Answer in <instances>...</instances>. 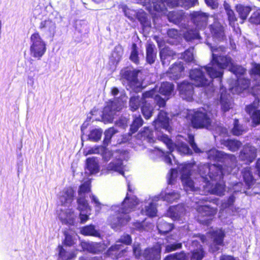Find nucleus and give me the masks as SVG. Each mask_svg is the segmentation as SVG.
<instances>
[{"label": "nucleus", "mask_w": 260, "mask_h": 260, "mask_svg": "<svg viewBox=\"0 0 260 260\" xmlns=\"http://www.w3.org/2000/svg\"><path fill=\"white\" fill-rule=\"evenodd\" d=\"M193 165L191 164H180L177 170L172 169L168 179L169 184H173L177 177L178 172L181 175V179L184 185V189L188 191H198L201 189L205 192H209L218 196H222L225 191V183L223 181V169L219 164H205L199 167L200 179L202 185L198 186L190 179V172Z\"/></svg>", "instance_id": "nucleus-1"}, {"label": "nucleus", "mask_w": 260, "mask_h": 260, "mask_svg": "<svg viewBox=\"0 0 260 260\" xmlns=\"http://www.w3.org/2000/svg\"><path fill=\"white\" fill-rule=\"evenodd\" d=\"M155 127V133L158 140L162 142L169 150L170 152L176 150L181 154H188L191 152L188 145L182 141L183 137L178 136L176 143H173L171 139L164 132H168L170 133L172 130L169 124V118L167 113L164 110H160L157 118L153 121ZM148 151L150 156L152 159H155L158 157H162L164 161L168 164H172V157L174 161L176 162L175 157L171 153H165L164 151L155 146L154 149L149 148Z\"/></svg>", "instance_id": "nucleus-2"}, {"label": "nucleus", "mask_w": 260, "mask_h": 260, "mask_svg": "<svg viewBox=\"0 0 260 260\" xmlns=\"http://www.w3.org/2000/svg\"><path fill=\"white\" fill-rule=\"evenodd\" d=\"M212 59L207 66L195 68L190 72L189 76L196 86L207 87L211 92L214 91L212 79L220 78L223 69L228 66L226 49L219 46L215 48L211 47Z\"/></svg>", "instance_id": "nucleus-3"}, {"label": "nucleus", "mask_w": 260, "mask_h": 260, "mask_svg": "<svg viewBox=\"0 0 260 260\" xmlns=\"http://www.w3.org/2000/svg\"><path fill=\"white\" fill-rule=\"evenodd\" d=\"M215 114L211 106H205L197 110H194L190 113L191 121L194 128H206L211 131H214L219 136L223 138L228 136L227 129L222 126L220 123L212 124L210 116Z\"/></svg>", "instance_id": "nucleus-4"}, {"label": "nucleus", "mask_w": 260, "mask_h": 260, "mask_svg": "<svg viewBox=\"0 0 260 260\" xmlns=\"http://www.w3.org/2000/svg\"><path fill=\"white\" fill-rule=\"evenodd\" d=\"M138 204V201L137 197L127 193L120 206H112L111 208L114 211V214L111 215L108 219V222L112 226L111 228L125 226L130 219L128 214L134 210Z\"/></svg>", "instance_id": "nucleus-5"}, {"label": "nucleus", "mask_w": 260, "mask_h": 260, "mask_svg": "<svg viewBox=\"0 0 260 260\" xmlns=\"http://www.w3.org/2000/svg\"><path fill=\"white\" fill-rule=\"evenodd\" d=\"M74 197V191L70 187L64 189L59 197L61 207L58 213V218L63 224L71 226L75 225L79 221V218L77 215L70 208Z\"/></svg>", "instance_id": "nucleus-6"}, {"label": "nucleus", "mask_w": 260, "mask_h": 260, "mask_svg": "<svg viewBox=\"0 0 260 260\" xmlns=\"http://www.w3.org/2000/svg\"><path fill=\"white\" fill-rule=\"evenodd\" d=\"M174 85L169 82H163L159 87L156 86L154 88L145 92L143 93L144 98H151L159 108L166 105V101L169 99L173 91Z\"/></svg>", "instance_id": "nucleus-7"}, {"label": "nucleus", "mask_w": 260, "mask_h": 260, "mask_svg": "<svg viewBox=\"0 0 260 260\" xmlns=\"http://www.w3.org/2000/svg\"><path fill=\"white\" fill-rule=\"evenodd\" d=\"M180 196V193L177 191H171L169 187H167L165 190L162 191L159 195L154 197L152 202L149 203L148 205H145V209H142L141 213L149 217H154L156 216L157 211L155 202L161 200L162 201L172 203L179 199Z\"/></svg>", "instance_id": "nucleus-8"}, {"label": "nucleus", "mask_w": 260, "mask_h": 260, "mask_svg": "<svg viewBox=\"0 0 260 260\" xmlns=\"http://www.w3.org/2000/svg\"><path fill=\"white\" fill-rule=\"evenodd\" d=\"M198 201L196 203L198 204L196 207L198 215L196 217L197 220L200 223L208 226L211 222L214 215L216 213V210L207 204L208 201L207 197H197Z\"/></svg>", "instance_id": "nucleus-9"}, {"label": "nucleus", "mask_w": 260, "mask_h": 260, "mask_svg": "<svg viewBox=\"0 0 260 260\" xmlns=\"http://www.w3.org/2000/svg\"><path fill=\"white\" fill-rule=\"evenodd\" d=\"M229 71L234 74L237 78L235 87L229 88V92L235 91L239 93L250 86V81L244 77L246 70L241 66L234 64L230 57H229Z\"/></svg>", "instance_id": "nucleus-10"}, {"label": "nucleus", "mask_w": 260, "mask_h": 260, "mask_svg": "<svg viewBox=\"0 0 260 260\" xmlns=\"http://www.w3.org/2000/svg\"><path fill=\"white\" fill-rule=\"evenodd\" d=\"M90 190V182L86 181L80 185L78 190V198L77 199L78 209L80 213V222L84 223L88 219L87 214L91 210L87 201L86 200V193Z\"/></svg>", "instance_id": "nucleus-11"}, {"label": "nucleus", "mask_w": 260, "mask_h": 260, "mask_svg": "<svg viewBox=\"0 0 260 260\" xmlns=\"http://www.w3.org/2000/svg\"><path fill=\"white\" fill-rule=\"evenodd\" d=\"M198 0H153L154 10L158 12L166 13L167 7L174 8L177 6L188 9L198 4Z\"/></svg>", "instance_id": "nucleus-12"}, {"label": "nucleus", "mask_w": 260, "mask_h": 260, "mask_svg": "<svg viewBox=\"0 0 260 260\" xmlns=\"http://www.w3.org/2000/svg\"><path fill=\"white\" fill-rule=\"evenodd\" d=\"M47 50L46 44L39 33H34L30 38V55L31 56L40 59Z\"/></svg>", "instance_id": "nucleus-13"}, {"label": "nucleus", "mask_w": 260, "mask_h": 260, "mask_svg": "<svg viewBox=\"0 0 260 260\" xmlns=\"http://www.w3.org/2000/svg\"><path fill=\"white\" fill-rule=\"evenodd\" d=\"M123 107L124 103L121 100L116 99L109 102L103 112L102 119L104 123L112 122L116 112L120 111Z\"/></svg>", "instance_id": "nucleus-14"}, {"label": "nucleus", "mask_w": 260, "mask_h": 260, "mask_svg": "<svg viewBox=\"0 0 260 260\" xmlns=\"http://www.w3.org/2000/svg\"><path fill=\"white\" fill-rule=\"evenodd\" d=\"M139 72V71L137 70L127 69L121 72L122 77L127 81L129 87L135 92H139L142 89L141 83L137 78Z\"/></svg>", "instance_id": "nucleus-15"}, {"label": "nucleus", "mask_w": 260, "mask_h": 260, "mask_svg": "<svg viewBox=\"0 0 260 260\" xmlns=\"http://www.w3.org/2000/svg\"><path fill=\"white\" fill-rule=\"evenodd\" d=\"M121 244H114L111 245L106 251L105 254L113 259H118L127 256L129 251L127 247L123 248Z\"/></svg>", "instance_id": "nucleus-16"}, {"label": "nucleus", "mask_w": 260, "mask_h": 260, "mask_svg": "<svg viewBox=\"0 0 260 260\" xmlns=\"http://www.w3.org/2000/svg\"><path fill=\"white\" fill-rule=\"evenodd\" d=\"M259 101L255 99L253 102L245 107V111L250 116L252 123L255 125L260 124V110L258 109Z\"/></svg>", "instance_id": "nucleus-17"}, {"label": "nucleus", "mask_w": 260, "mask_h": 260, "mask_svg": "<svg viewBox=\"0 0 260 260\" xmlns=\"http://www.w3.org/2000/svg\"><path fill=\"white\" fill-rule=\"evenodd\" d=\"M161 246L157 243L152 247L146 248L143 253L145 260H160Z\"/></svg>", "instance_id": "nucleus-18"}, {"label": "nucleus", "mask_w": 260, "mask_h": 260, "mask_svg": "<svg viewBox=\"0 0 260 260\" xmlns=\"http://www.w3.org/2000/svg\"><path fill=\"white\" fill-rule=\"evenodd\" d=\"M56 28L55 21L51 18L42 21L39 25L40 30L48 37L54 36Z\"/></svg>", "instance_id": "nucleus-19"}, {"label": "nucleus", "mask_w": 260, "mask_h": 260, "mask_svg": "<svg viewBox=\"0 0 260 260\" xmlns=\"http://www.w3.org/2000/svg\"><path fill=\"white\" fill-rule=\"evenodd\" d=\"M256 156V148L249 144H247L241 151L239 158L241 160L245 161L246 164H250L253 161Z\"/></svg>", "instance_id": "nucleus-20"}, {"label": "nucleus", "mask_w": 260, "mask_h": 260, "mask_svg": "<svg viewBox=\"0 0 260 260\" xmlns=\"http://www.w3.org/2000/svg\"><path fill=\"white\" fill-rule=\"evenodd\" d=\"M191 19L198 29L204 28L207 24L208 15L201 11H194L190 14Z\"/></svg>", "instance_id": "nucleus-21"}, {"label": "nucleus", "mask_w": 260, "mask_h": 260, "mask_svg": "<svg viewBox=\"0 0 260 260\" xmlns=\"http://www.w3.org/2000/svg\"><path fill=\"white\" fill-rule=\"evenodd\" d=\"M180 96L187 101L192 100L193 87L192 84L188 82L184 81L178 86Z\"/></svg>", "instance_id": "nucleus-22"}, {"label": "nucleus", "mask_w": 260, "mask_h": 260, "mask_svg": "<svg viewBox=\"0 0 260 260\" xmlns=\"http://www.w3.org/2000/svg\"><path fill=\"white\" fill-rule=\"evenodd\" d=\"M185 214V209L182 204H179L169 208L167 215L174 220L182 221V217Z\"/></svg>", "instance_id": "nucleus-23"}, {"label": "nucleus", "mask_w": 260, "mask_h": 260, "mask_svg": "<svg viewBox=\"0 0 260 260\" xmlns=\"http://www.w3.org/2000/svg\"><path fill=\"white\" fill-rule=\"evenodd\" d=\"M106 173H111L118 172L119 174L124 175L123 165L121 157L113 159L106 167Z\"/></svg>", "instance_id": "nucleus-24"}, {"label": "nucleus", "mask_w": 260, "mask_h": 260, "mask_svg": "<svg viewBox=\"0 0 260 260\" xmlns=\"http://www.w3.org/2000/svg\"><path fill=\"white\" fill-rule=\"evenodd\" d=\"M168 18L170 22L182 27L185 25L184 23L185 22L184 20V15L183 11L169 12L168 14Z\"/></svg>", "instance_id": "nucleus-25"}, {"label": "nucleus", "mask_w": 260, "mask_h": 260, "mask_svg": "<svg viewBox=\"0 0 260 260\" xmlns=\"http://www.w3.org/2000/svg\"><path fill=\"white\" fill-rule=\"evenodd\" d=\"M98 159L95 157L88 158L86 159L85 173L93 175L99 172Z\"/></svg>", "instance_id": "nucleus-26"}, {"label": "nucleus", "mask_w": 260, "mask_h": 260, "mask_svg": "<svg viewBox=\"0 0 260 260\" xmlns=\"http://www.w3.org/2000/svg\"><path fill=\"white\" fill-rule=\"evenodd\" d=\"M210 30L214 38L221 41L224 37V32L221 25L218 22H214L210 25Z\"/></svg>", "instance_id": "nucleus-27"}, {"label": "nucleus", "mask_w": 260, "mask_h": 260, "mask_svg": "<svg viewBox=\"0 0 260 260\" xmlns=\"http://www.w3.org/2000/svg\"><path fill=\"white\" fill-rule=\"evenodd\" d=\"M208 158L211 160L223 162L226 157V154L222 151L213 149L207 152Z\"/></svg>", "instance_id": "nucleus-28"}, {"label": "nucleus", "mask_w": 260, "mask_h": 260, "mask_svg": "<svg viewBox=\"0 0 260 260\" xmlns=\"http://www.w3.org/2000/svg\"><path fill=\"white\" fill-rule=\"evenodd\" d=\"M143 141H146L148 143H153L154 142L155 137L154 136V132L148 127H144L138 136Z\"/></svg>", "instance_id": "nucleus-29"}, {"label": "nucleus", "mask_w": 260, "mask_h": 260, "mask_svg": "<svg viewBox=\"0 0 260 260\" xmlns=\"http://www.w3.org/2000/svg\"><path fill=\"white\" fill-rule=\"evenodd\" d=\"M146 61L149 64L154 62L156 58V50L154 44L149 43L146 47Z\"/></svg>", "instance_id": "nucleus-30"}, {"label": "nucleus", "mask_w": 260, "mask_h": 260, "mask_svg": "<svg viewBox=\"0 0 260 260\" xmlns=\"http://www.w3.org/2000/svg\"><path fill=\"white\" fill-rule=\"evenodd\" d=\"M143 98L144 99V102H143V105L141 107V111L144 118L146 119H149L152 115L153 112V106L148 103L149 101L146 100L147 98H144L143 96ZM150 99L152 100L151 98ZM150 101L152 102L153 101L150 100Z\"/></svg>", "instance_id": "nucleus-31"}, {"label": "nucleus", "mask_w": 260, "mask_h": 260, "mask_svg": "<svg viewBox=\"0 0 260 260\" xmlns=\"http://www.w3.org/2000/svg\"><path fill=\"white\" fill-rule=\"evenodd\" d=\"M174 55H175V53L169 47H164L159 52L160 58L164 66L167 65L170 61L169 58Z\"/></svg>", "instance_id": "nucleus-32"}, {"label": "nucleus", "mask_w": 260, "mask_h": 260, "mask_svg": "<svg viewBox=\"0 0 260 260\" xmlns=\"http://www.w3.org/2000/svg\"><path fill=\"white\" fill-rule=\"evenodd\" d=\"M243 180L246 186L250 188L254 184L255 180L250 171V168L246 167L241 171Z\"/></svg>", "instance_id": "nucleus-33"}, {"label": "nucleus", "mask_w": 260, "mask_h": 260, "mask_svg": "<svg viewBox=\"0 0 260 260\" xmlns=\"http://www.w3.org/2000/svg\"><path fill=\"white\" fill-rule=\"evenodd\" d=\"M183 70L184 68L182 62H179L174 63L169 70L170 77L173 78L174 79H178L180 77Z\"/></svg>", "instance_id": "nucleus-34"}, {"label": "nucleus", "mask_w": 260, "mask_h": 260, "mask_svg": "<svg viewBox=\"0 0 260 260\" xmlns=\"http://www.w3.org/2000/svg\"><path fill=\"white\" fill-rule=\"evenodd\" d=\"M184 38L187 41L201 39L198 30L190 28H186V30L184 32Z\"/></svg>", "instance_id": "nucleus-35"}, {"label": "nucleus", "mask_w": 260, "mask_h": 260, "mask_svg": "<svg viewBox=\"0 0 260 260\" xmlns=\"http://www.w3.org/2000/svg\"><path fill=\"white\" fill-rule=\"evenodd\" d=\"M237 12L238 13L240 18L242 19L241 23L245 20L250 12L252 10V8L249 6H245L239 4L236 6Z\"/></svg>", "instance_id": "nucleus-36"}, {"label": "nucleus", "mask_w": 260, "mask_h": 260, "mask_svg": "<svg viewBox=\"0 0 260 260\" xmlns=\"http://www.w3.org/2000/svg\"><path fill=\"white\" fill-rule=\"evenodd\" d=\"M58 249V256L62 260H71L76 256L74 251H68L65 250L62 245L57 246Z\"/></svg>", "instance_id": "nucleus-37"}, {"label": "nucleus", "mask_w": 260, "mask_h": 260, "mask_svg": "<svg viewBox=\"0 0 260 260\" xmlns=\"http://www.w3.org/2000/svg\"><path fill=\"white\" fill-rule=\"evenodd\" d=\"M222 229H219L211 233V237L214 243L217 245H222L223 244V238L225 236L224 232L221 230Z\"/></svg>", "instance_id": "nucleus-38"}, {"label": "nucleus", "mask_w": 260, "mask_h": 260, "mask_svg": "<svg viewBox=\"0 0 260 260\" xmlns=\"http://www.w3.org/2000/svg\"><path fill=\"white\" fill-rule=\"evenodd\" d=\"M136 18L140 22L141 24L144 28L150 27L151 22L148 19L146 13L143 11H140L137 12Z\"/></svg>", "instance_id": "nucleus-39"}, {"label": "nucleus", "mask_w": 260, "mask_h": 260, "mask_svg": "<svg viewBox=\"0 0 260 260\" xmlns=\"http://www.w3.org/2000/svg\"><path fill=\"white\" fill-rule=\"evenodd\" d=\"M133 117V121L131 125L130 131L132 133H134L143 125V120L139 114L134 115Z\"/></svg>", "instance_id": "nucleus-40"}, {"label": "nucleus", "mask_w": 260, "mask_h": 260, "mask_svg": "<svg viewBox=\"0 0 260 260\" xmlns=\"http://www.w3.org/2000/svg\"><path fill=\"white\" fill-rule=\"evenodd\" d=\"M144 102V99L139 96H132L129 101V107L131 111H135L138 110L140 106V103Z\"/></svg>", "instance_id": "nucleus-41"}, {"label": "nucleus", "mask_w": 260, "mask_h": 260, "mask_svg": "<svg viewBox=\"0 0 260 260\" xmlns=\"http://www.w3.org/2000/svg\"><path fill=\"white\" fill-rule=\"evenodd\" d=\"M251 77L255 81L253 85L259 86L260 85V64H255L251 70Z\"/></svg>", "instance_id": "nucleus-42"}, {"label": "nucleus", "mask_w": 260, "mask_h": 260, "mask_svg": "<svg viewBox=\"0 0 260 260\" xmlns=\"http://www.w3.org/2000/svg\"><path fill=\"white\" fill-rule=\"evenodd\" d=\"M163 260H187L186 253L181 251L166 255Z\"/></svg>", "instance_id": "nucleus-43"}, {"label": "nucleus", "mask_w": 260, "mask_h": 260, "mask_svg": "<svg viewBox=\"0 0 260 260\" xmlns=\"http://www.w3.org/2000/svg\"><path fill=\"white\" fill-rule=\"evenodd\" d=\"M179 57L183 59L186 62H192L194 60L193 48L190 47L184 51V53L181 54L180 56Z\"/></svg>", "instance_id": "nucleus-44"}, {"label": "nucleus", "mask_w": 260, "mask_h": 260, "mask_svg": "<svg viewBox=\"0 0 260 260\" xmlns=\"http://www.w3.org/2000/svg\"><path fill=\"white\" fill-rule=\"evenodd\" d=\"M102 133L101 129H93L90 131L88 135V139L91 141L96 142L101 139Z\"/></svg>", "instance_id": "nucleus-45"}, {"label": "nucleus", "mask_w": 260, "mask_h": 260, "mask_svg": "<svg viewBox=\"0 0 260 260\" xmlns=\"http://www.w3.org/2000/svg\"><path fill=\"white\" fill-rule=\"evenodd\" d=\"M118 132V131L114 127H110L105 132V138L104 143L106 145H108L110 142L111 139Z\"/></svg>", "instance_id": "nucleus-46"}, {"label": "nucleus", "mask_w": 260, "mask_h": 260, "mask_svg": "<svg viewBox=\"0 0 260 260\" xmlns=\"http://www.w3.org/2000/svg\"><path fill=\"white\" fill-rule=\"evenodd\" d=\"M122 11L125 16L132 21H134L137 16V13L135 11L129 9L126 6L122 7Z\"/></svg>", "instance_id": "nucleus-47"}, {"label": "nucleus", "mask_w": 260, "mask_h": 260, "mask_svg": "<svg viewBox=\"0 0 260 260\" xmlns=\"http://www.w3.org/2000/svg\"><path fill=\"white\" fill-rule=\"evenodd\" d=\"M234 127L232 129V133L235 136H239L242 134L244 129L242 125L239 123V120L237 119H234Z\"/></svg>", "instance_id": "nucleus-48"}, {"label": "nucleus", "mask_w": 260, "mask_h": 260, "mask_svg": "<svg viewBox=\"0 0 260 260\" xmlns=\"http://www.w3.org/2000/svg\"><path fill=\"white\" fill-rule=\"evenodd\" d=\"M220 103L221 110L225 113L228 111V95L225 91L221 92Z\"/></svg>", "instance_id": "nucleus-49"}, {"label": "nucleus", "mask_w": 260, "mask_h": 260, "mask_svg": "<svg viewBox=\"0 0 260 260\" xmlns=\"http://www.w3.org/2000/svg\"><path fill=\"white\" fill-rule=\"evenodd\" d=\"M192 258L196 260H202L204 256V251L201 245L198 249L192 251Z\"/></svg>", "instance_id": "nucleus-50"}, {"label": "nucleus", "mask_w": 260, "mask_h": 260, "mask_svg": "<svg viewBox=\"0 0 260 260\" xmlns=\"http://www.w3.org/2000/svg\"><path fill=\"white\" fill-rule=\"evenodd\" d=\"M249 21L251 23L260 24V9H257L253 12L249 18Z\"/></svg>", "instance_id": "nucleus-51"}, {"label": "nucleus", "mask_w": 260, "mask_h": 260, "mask_svg": "<svg viewBox=\"0 0 260 260\" xmlns=\"http://www.w3.org/2000/svg\"><path fill=\"white\" fill-rule=\"evenodd\" d=\"M241 143L236 140L229 139V150L232 151L238 150L241 147Z\"/></svg>", "instance_id": "nucleus-52"}, {"label": "nucleus", "mask_w": 260, "mask_h": 260, "mask_svg": "<svg viewBox=\"0 0 260 260\" xmlns=\"http://www.w3.org/2000/svg\"><path fill=\"white\" fill-rule=\"evenodd\" d=\"M117 242H120L126 245H131L132 243V238L130 235L124 234L120 236Z\"/></svg>", "instance_id": "nucleus-53"}, {"label": "nucleus", "mask_w": 260, "mask_h": 260, "mask_svg": "<svg viewBox=\"0 0 260 260\" xmlns=\"http://www.w3.org/2000/svg\"><path fill=\"white\" fill-rule=\"evenodd\" d=\"M65 238L62 241V244L67 246H72L74 244V241L73 237L70 235L67 231H64L63 232Z\"/></svg>", "instance_id": "nucleus-54"}, {"label": "nucleus", "mask_w": 260, "mask_h": 260, "mask_svg": "<svg viewBox=\"0 0 260 260\" xmlns=\"http://www.w3.org/2000/svg\"><path fill=\"white\" fill-rule=\"evenodd\" d=\"M235 196L234 194L230 195V196L229 197V214H230V212L232 211V214L233 215H236L237 213L239 212V208H235L233 206L231 205V204L233 203L235 200Z\"/></svg>", "instance_id": "nucleus-55"}, {"label": "nucleus", "mask_w": 260, "mask_h": 260, "mask_svg": "<svg viewBox=\"0 0 260 260\" xmlns=\"http://www.w3.org/2000/svg\"><path fill=\"white\" fill-rule=\"evenodd\" d=\"M129 58L130 59L135 63H138V52L137 50V45L135 44H133L132 45V50Z\"/></svg>", "instance_id": "nucleus-56"}, {"label": "nucleus", "mask_w": 260, "mask_h": 260, "mask_svg": "<svg viewBox=\"0 0 260 260\" xmlns=\"http://www.w3.org/2000/svg\"><path fill=\"white\" fill-rule=\"evenodd\" d=\"M81 233L86 235L92 236L96 237H100L101 234L99 231L95 229H81Z\"/></svg>", "instance_id": "nucleus-57"}, {"label": "nucleus", "mask_w": 260, "mask_h": 260, "mask_svg": "<svg viewBox=\"0 0 260 260\" xmlns=\"http://www.w3.org/2000/svg\"><path fill=\"white\" fill-rule=\"evenodd\" d=\"M132 247L134 256L136 258L139 259L142 255H143L140 244L139 243L134 244Z\"/></svg>", "instance_id": "nucleus-58"}, {"label": "nucleus", "mask_w": 260, "mask_h": 260, "mask_svg": "<svg viewBox=\"0 0 260 260\" xmlns=\"http://www.w3.org/2000/svg\"><path fill=\"white\" fill-rule=\"evenodd\" d=\"M182 247V243H176L168 244L166 246V251L170 252L181 249Z\"/></svg>", "instance_id": "nucleus-59"}, {"label": "nucleus", "mask_w": 260, "mask_h": 260, "mask_svg": "<svg viewBox=\"0 0 260 260\" xmlns=\"http://www.w3.org/2000/svg\"><path fill=\"white\" fill-rule=\"evenodd\" d=\"M188 142L191 147L192 149L196 153L201 152L200 149L197 147L196 144L194 142V137L191 135H188Z\"/></svg>", "instance_id": "nucleus-60"}, {"label": "nucleus", "mask_w": 260, "mask_h": 260, "mask_svg": "<svg viewBox=\"0 0 260 260\" xmlns=\"http://www.w3.org/2000/svg\"><path fill=\"white\" fill-rule=\"evenodd\" d=\"M122 54V48L121 46H118L115 47L114 51L112 53V56L115 58V60L118 61Z\"/></svg>", "instance_id": "nucleus-61"}, {"label": "nucleus", "mask_w": 260, "mask_h": 260, "mask_svg": "<svg viewBox=\"0 0 260 260\" xmlns=\"http://www.w3.org/2000/svg\"><path fill=\"white\" fill-rule=\"evenodd\" d=\"M228 13L229 24L231 26H234V22L237 20V18L235 16L233 11L229 8Z\"/></svg>", "instance_id": "nucleus-62"}, {"label": "nucleus", "mask_w": 260, "mask_h": 260, "mask_svg": "<svg viewBox=\"0 0 260 260\" xmlns=\"http://www.w3.org/2000/svg\"><path fill=\"white\" fill-rule=\"evenodd\" d=\"M127 119L124 117H121L119 119L115 122V124L121 127H125V126H127Z\"/></svg>", "instance_id": "nucleus-63"}, {"label": "nucleus", "mask_w": 260, "mask_h": 260, "mask_svg": "<svg viewBox=\"0 0 260 260\" xmlns=\"http://www.w3.org/2000/svg\"><path fill=\"white\" fill-rule=\"evenodd\" d=\"M242 183L241 182L236 183L233 186V189H230L229 188V194L232 192L234 193H236V192L239 191L242 192Z\"/></svg>", "instance_id": "nucleus-64"}]
</instances>
